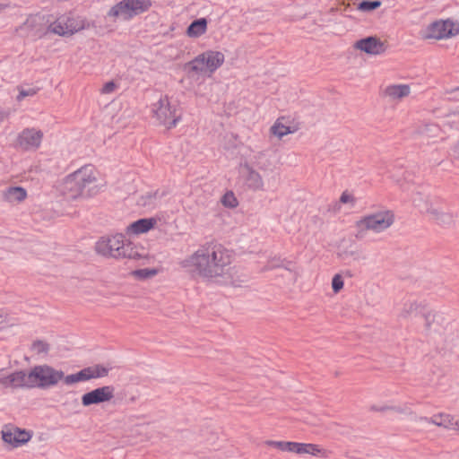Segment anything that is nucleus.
I'll return each instance as SVG.
<instances>
[{"label":"nucleus","mask_w":459,"mask_h":459,"mask_svg":"<svg viewBox=\"0 0 459 459\" xmlns=\"http://www.w3.org/2000/svg\"><path fill=\"white\" fill-rule=\"evenodd\" d=\"M231 255L228 249L218 243H207L180 262V265L193 276L216 278L230 270Z\"/></svg>","instance_id":"1"},{"label":"nucleus","mask_w":459,"mask_h":459,"mask_svg":"<svg viewBox=\"0 0 459 459\" xmlns=\"http://www.w3.org/2000/svg\"><path fill=\"white\" fill-rule=\"evenodd\" d=\"M96 181L94 168L91 165L84 166L65 178L62 191L71 199L82 195L85 190L88 195H91L96 188Z\"/></svg>","instance_id":"2"},{"label":"nucleus","mask_w":459,"mask_h":459,"mask_svg":"<svg viewBox=\"0 0 459 459\" xmlns=\"http://www.w3.org/2000/svg\"><path fill=\"white\" fill-rule=\"evenodd\" d=\"M98 254L113 258L137 259L140 257L132 243L126 241L123 234L104 236L95 246Z\"/></svg>","instance_id":"3"},{"label":"nucleus","mask_w":459,"mask_h":459,"mask_svg":"<svg viewBox=\"0 0 459 459\" xmlns=\"http://www.w3.org/2000/svg\"><path fill=\"white\" fill-rule=\"evenodd\" d=\"M64 377V371L50 365H37L25 370V389H48L56 386Z\"/></svg>","instance_id":"4"},{"label":"nucleus","mask_w":459,"mask_h":459,"mask_svg":"<svg viewBox=\"0 0 459 459\" xmlns=\"http://www.w3.org/2000/svg\"><path fill=\"white\" fill-rule=\"evenodd\" d=\"M152 112L156 120L170 129L181 120V112L176 103H172L168 96L160 98L152 105Z\"/></svg>","instance_id":"5"},{"label":"nucleus","mask_w":459,"mask_h":459,"mask_svg":"<svg viewBox=\"0 0 459 459\" xmlns=\"http://www.w3.org/2000/svg\"><path fill=\"white\" fill-rule=\"evenodd\" d=\"M152 6L151 0H122L108 11V16L129 21L147 12Z\"/></svg>","instance_id":"6"},{"label":"nucleus","mask_w":459,"mask_h":459,"mask_svg":"<svg viewBox=\"0 0 459 459\" xmlns=\"http://www.w3.org/2000/svg\"><path fill=\"white\" fill-rule=\"evenodd\" d=\"M224 55L220 51L209 50L198 55L186 67L196 74L215 72L224 62Z\"/></svg>","instance_id":"7"},{"label":"nucleus","mask_w":459,"mask_h":459,"mask_svg":"<svg viewBox=\"0 0 459 459\" xmlns=\"http://www.w3.org/2000/svg\"><path fill=\"white\" fill-rule=\"evenodd\" d=\"M394 221V212L390 210H383L364 216L357 222V226L360 233L366 230L379 233L390 228Z\"/></svg>","instance_id":"8"},{"label":"nucleus","mask_w":459,"mask_h":459,"mask_svg":"<svg viewBox=\"0 0 459 459\" xmlns=\"http://www.w3.org/2000/svg\"><path fill=\"white\" fill-rule=\"evenodd\" d=\"M425 215L429 221L441 227L449 228L455 224V215L448 209L445 202L433 198L430 204H424Z\"/></svg>","instance_id":"9"},{"label":"nucleus","mask_w":459,"mask_h":459,"mask_svg":"<svg viewBox=\"0 0 459 459\" xmlns=\"http://www.w3.org/2000/svg\"><path fill=\"white\" fill-rule=\"evenodd\" d=\"M459 34V24L449 19L438 20L431 22L425 30L424 38L443 39L455 37Z\"/></svg>","instance_id":"10"},{"label":"nucleus","mask_w":459,"mask_h":459,"mask_svg":"<svg viewBox=\"0 0 459 459\" xmlns=\"http://www.w3.org/2000/svg\"><path fill=\"white\" fill-rule=\"evenodd\" d=\"M43 135V132L39 129L34 127L24 128L17 135L15 148L24 152L36 151L41 144Z\"/></svg>","instance_id":"11"},{"label":"nucleus","mask_w":459,"mask_h":459,"mask_svg":"<svg viewBox=\"0 0 459 459\" xmlns=\"http://www.w3.org/2000/svg\"><path fill=\"white\" fill-rule=\"evenodd\" d=\"M115 387L113 385H103L95 388L82 396V404L89 407L102 403L110 402L114 398Z\"/></svg>","instance_id":"12"},{"label":"nucleus","mask_w":459,"mask_h":459,"mask_svg":"<svg viewBox=\"0 0 459 459\" xmlns=\"http://www.w3.org/2000/svg\"><path fill=\"white\" fill-rule=\"evenodd\" d=\"M79 30L73 18L61 16L50 23L48 30L59 36L73 35Z\"/></svg>","instance_id":"13"},{"label":"nucleus","mask_w":459,"mask_h":459,"mask_svg":"<svg viewBox=\"0 0 459 459\" xmlns=\"http://www.w3.org/2000/svg\"><path fill=\"white\" fill-rule=\"evenodd\" d=\"M354 47L360 51L374 56L381 55L386 49L385 43L373 36L356 41Z\"/></svg>","instance_id":"14"},{"label":"nucleus","mask_w":459,"mask_h":459,"mask_svg":"<svg viewBox=\"0 0 459 459\" xmlns=\"http://www.w3.org/2000/svg\"><path fill=\"white\" fill-rule=\"evenodd\" d=\"M413 420L416 421H424L434 424L437 427H441L446 429H458L459 421H455L454 417L447 413H437L430 418L428 417H418L414 415Z\"/></svg>","instance_id":"15"},{"label":"nucleus","mask_w":459,"mask_h":459,"mask_svg":"<svg viewBox=\"0 0 459 459\" xmlns=\"http://www.w3.org/2000/svg\"><path fill=\"white\" fill-rule=\"evenodd\" d=\"M241 177L247 188L253 191L264 190V181L261 175L248 164L242 167Z\"/></svg>","instance_id":"16"},{"label":"nucleus","mask_w":459,"mask_h":459,"mask_svg":"<svg viewBox=\"0 0 459 459\" xmlns=\"http://www.w3.org/2000/svg\"><path fill=\"white\" fill-rule=\"evenodd\" d=\"M2 433L4 442L10 444L13 447L22 446L31 438L30 432L20 429H14L13 431L5 430Z\"/></svg>","instance_id":"17"},{"label":"nucleus","mask_w":459,"mask_h":459,"mask_svg":"<svg viewBox=\"0 0 459 459\" xmlns=\"http://www.w3.org/2000/svg\"><path fill=\"white\" fill-rule=\"evenodd\" d=\"M0 385L5 388L25 389V370H18L6 377H0Z\"/></svg>","instance_id":"18"},{"label":"nucleus","mask_w":459,"mask_h":459,"mask_svg":"<svg viewBox=\"0 0 459 459\" xmlns=\"http://www.w3.org/2000/svg\"><path fill=\"white\" fill-rule=\"evenodd\" d=\"M411 93V88L408 84H392L385 87L384 95L391 100H400Z\"/></svg>","instance_id":"19"},{"label":"nucleus","mask_w":459,"mask_h":459,"mask_svg":"<svg viewBox=\"0 0 459 459\" xmlns=\"http://www.w3.org/2000/svg\"><path fill=\"white\" fill-rule=\"evenodd\" d=\"M82 370L83 381H89L91 379L102 378L108 375L109 368L101 365L95 364Z\"/></svg>","instance_id":"20"},{"label":"nucleus","mask_w":459,"mask_h":459,"mask_svg":"<svg viewBox=\"0 0 459 459\" xmlns=\"http://www.w3.org/2000/svg\"><path fill=\"white\" fill-rule=\"evenodd\" d=\"M156 224L157 220L155 218H143L131 223L127 230L134 234H142L153 229Z\"/></svg>","instance_id":"21"},{"label":"nucleus","mask_w":459,"mask_h":459,"mask_svg":"<svg viewBox=\"0 0 459 459\" xmlns=\"http://www.w3.org/2000/svg\"><path fill=\"white\" fill-rule=\"evenodd\" d=\"M295 454L298 455H311L314 456H325V451L318 445L310 443H298L295 442Z\"/></svg>","instance_id":"22"},{"label":"nucleus","mask_w":459,"mask_h":459,"mask_svg":"<svg viewBox=\"0 0 459 459\" xmlns=\"http://www.w3.org/2000/svg\"><path fill=\"white\" fill-rule=\"evenodd\" d=\"M3 197L9 203H20L27 197V192L22 186H10L3 192Z\"/></svg>","instance_id":"23"},{"label":"nucleus","mask_w":459,"mask_h":459,"mask_svg":"<svg viewBox=\"0 0 459 459\" xmlns=\"http://www.w3.org/2000/svg\"><path fill=\"white\" fill-rule=\"evenodd\" d=\"M207 29V21L205 18H200L193 21L186 30V34L192 38H197L204 34Z\"/></svg>","instance_id":"24"},{"label":"nucleus","mask_w":459,"mask_h":459,"mask_svg":"<svg viewBox=\"0 0 459 459\" xmlns=\"http://www.w3.org/2000/svg\"><path fill=\"white\" fill-rule=\"evenodd\" d=\"M422 310H424V307L416 301H407L403 304L401 316L406 318L411 316L417 315L418 313H421Z\"/></svg>","instance_id":"25"},{"label":"nucleus","mask_w":459,"mask_h":459,"mask_svg":"<svg viewBox=\"0 0 459 459\" xmlns=\"http://www.w3.org/2000/svg\"><path fill=\"white\" fill-rule=\"evenodd\" d=\"M163 194H160L159 191L148 192L142 195L139 200V204L147 207H154L157 204V200L160 199Z\"/></svg>","instance_id":"26"},{"label":"nucleus","mask_w":459,"mask_h":459,"mask_svg":"<svg viewBox=\"0 0 459 459\" xmlns=\"http://www.w3.org/2000/svg\"><path fill=\"white\" fill-rule=\"evenodd\" d=\"M440 128L436 124H426L420 127L419 134L422 138H432L438 136Z\"/></svg>","instance_id":"27"},{"label":"nucleus","mask_w":459,"mask_h":459,"mask_svg":"<svg viewBox=\"0 0 459 459\" xmlns=\"http://www.w3.org/2000/svg\"><path fill=\"white\" fill-rule=\"evenodd\" d=\"M50 350V345L41 340L34 341L31 344V351L38 355H47Z\"/></svg>","instance_id":"28"},{"label":"nucleus","mask_w":459,"mask_h":459,"mask_svg":"<svg viewBox=\"0 0 459 459\" xmlns=\"http://www.w3.org/2000/svg\"><path fill=\"white\" fill-rule=\"evenodd\" d=\"M433 198H424L422 195L417 193L412 198L413 205L420 210V212L426 213V208L424 204H430Z\"/></svg>","instance_id":"29"},{"label":"nucleus","mask_w":459,"mask_h":459,"mask_svg":"<svg viewBox=\"0 0 459 459\" xmlns=\"http://www.w3.org/2000/svg\"><path fill=\"white\" fill-rule=\"evenodd\" d=\"M271 132L273 134L278 136L279 138H281L291 133L290 129L289 126H286L282 124H280V123H275L272 127H271Z\"/></svg>","instance_id":"30"},{"label":"nucleus","mask_w":459,"mask_h":459,"mask_svg":"<svg viewBox=\"0 0 459 459\" xmlns=\"http://www.w3.org/2000/svg\"><path fill=\"white\" fill-rule=\"evenodd\" d=\"M381 5L380 1H362L359 4L358 9L362 12H370L377 8H378Z\"/></svg>","instance_id":"31"},{"label":"nucleus","mask_w":459,"mask_h":459,"mask_svg":"<svg viewBox=\"0 0 459 459\" xmlns=\"http://www.w3.org/2000/svg\"><path fill=\"white\" fill-rule=\"evenodd\" d=\"M62 381L64 384H65L67 385H71L73 384L83 381L82 370H80L79 372H77L75 374H71V375H67V376H65L64 374V377L62 378Z\"/></svg>","instance_id":"32"},{"label":"nucleus","mask_w":459,"mask_h":459,"mask_svg":"<svg viewBox=\"0 0 459 459\" xmlns=\"http://www.w3.org/2000/svg\"><path fill=\"white\" fill-rule=\"evenodd\" d=\"M221 203L225 207L235 208L238 205V200L232 192H227L221 198Z\"/></svg>","instance_id":"33"},{"label":"nucleus","mask_w":459,"mask_h":459,"mask_svg":"<svg viewBox=\"0 0 459 459\" xmlns=\"http://www.w3.org/2000/svg\"><path fill=\"white\" fill-rule=\"evenodd\" d=\"M157 272L156 270H153V269H139V270H136L134 272H133V274L138 278V279H141V280H145V279H148V278H151L154 275H156Z\"/></svg>","instance_id":"34"},{"label":"nucleus","mask_w":459,"mask_h":459,"mask_svg":"<svg viewBox=\"0 0 459 459\" xmlns=\"http://www.w3.org/2000/svg\"><path fill=\"white\" fill-rule=\"evenodd\" d=\"M341 256L344 260L359 261L364 258L359 250H345L341 254Z\"/></svg>","instance_id":"35"},{"label":"nucleus","mask_w":459,"mask_h":459,"mask_svg":"<svg viewBox=\"0 0 459 459\" xmlns=\"http://www.w3.org/2000/svg\"><path fill=\"white\" fill-rule=\"evenodd\" d=\"M333 292L337 293L343 288V280L340 274H335L332 280Z\"/></svg>","instance_id":"36"},{"label":"nucleus","mask_w":459,"mask_h":459,"mask_svg":"<svg viewBox=\"0 0 459 459\" xmlns=\"http://www.w3.org/2000/svg\"><path fill=\"white\" fill-rule=\"evenodd\" d=\"M36 93H37V90L34 89V88H28V89L20 88L19 89V94L17 96V100L21 101L25 97L33 96Z\"/></svg>","instance_id":"37"},{"label":"nucleus","mask_w":459,"mask_h":459,"mask_svg":"<svg viewBox=\"0 0 459 459\" xmlns=\"http://www.w3.org/2000/svg\"><path fill=\"white\" fill-rule=\"evenodd\" d=\"M422 314V316L425 318V326L427 329L430 328L431 326V324L434 320V317H435V315L430 312V311H428V312H424L422 310V312L420 313Z\"/></svg>","instance_id":"38"},{"label":"nucleus","mask_w":459,"mask_h":459,"mask_svg":"<svg viewBox=\"0 0 459 459\" xmlns=\"http://www.w3.org/2000/svg\"><path fill=\"white\" fill-rule=\"evenodd\" d=\"M265 444L269 446H273L278 448L281 451H284L286 441H273V440H267Z\"/></svg>","instance_id":"39"},{"label":"nucleus","mask_w":459,"mask_h":459,"mask_svg":"<svg viewBox=\"0 0 459 459\" xmlns=\"http://www.w3.org/2000/svg\"><path fill=\"white\" fill-rule=\"evenodd\" d=\"M390 411L402 414L413 415V412L408 407L391 406Z\"/></svg>","instance_id":"40"},{"label":"nucleus","mask_w":459,"mask_h":459,"mask_svg":"<svg viewBox=\"0 0 459 459\" xmlns=\"http://www.w3.org/2000/svg\"><path fill=\"white\" fill-rule=\"evenodd\" d=\"M116 88H117V86L113 82H108L103 85V87L101 89V93H103V94L111 93L115 91Z\"/></svg>","instance_id":"41"},{"label":"nucleus","mask_w":459,"mask_h":459,"mask_svg":"<svg viewBox=\"0 0 459 459\" xmlns=\"http://www.w3.org/2000/svg\"><path fill=\"white\" fill-rule=\"evenodd\" d=\"M390 407L391 406H388V405H376V404H374V405L370 406V411L385 412V411H390Z\"/></svg>","instance_id":"42"},{"label":"nucleus","mask_w":459,"mask_h":459,"mask_svg":"<svg viewBox=\"0 0 459 459\" xmlns=\"http://www.w3.org/2000/svg\"><path fill=\"white\" fill-rule=\"evenodd\" d=\"M340 201L342 204H347L349 202H352L353 201V197L351 195H349L346 192H344V193L342 194V195L340 197Z\"/></svg>","instance_id":"43"},{"label":"nucleus","mask_w":459,"mask_h":459,"mask_svg":"<svg viewBox=\"0 0 459 459\" xmlns=\"http://www.w3.org/2000/svg\"><path fill=\"white\" fill-rule=\"evenodd\" d=\"M9 115H10L9 110L0 108V123H2L4 120L8 118Z\"/></svg>","instance_id":"44"},{"label":"nucleus","mask_w":459,"mask_h":459,"mask_svg":"<svg viewBox=\"0 0 459 459\" xmlns=\"http://www.w3.org/2000/svg\"><path fill=\"white\" fill-rule=\"evenodd\" d=\"M286 452H295V442L286 441L285 449Z\"/></svg>","instance_id":"45"},{"label":"nucleus","mask_w":459,"mask_h":459,"mask_svg":"<svg viewBox=\"0 0 459 459\" xmlns=\"http://www.w3.org/2000/svg\"><path fill=\"white\" fill-rule=\"evenodd\" d=\"M6 316L0 314V325L4 324L5 322Z\"/></svg>","instance_id":"46"},{"label":"nucleus","mask_w":459,"mask_h":459,"mask_svg":"<svg viewBox=\"0 0 459 459\" xmlns=\"http://www.w3.org/2000/svg\"><path fill=\"white\" fill-rule=\"evenodd\" d=\"M276 266H279V265H278V264H273L271 265V267H276Z\"/></svg>","instance_id":"47"},{"label":"nucleus","mask_w":459,"mask_h":459,"mask_svg":"<svg viewBox=\"0 0 459 459\" xmlns=\"http://www.w3.org/2000/svg\"><path fill=\"white\" fill-rule=\"evenodd\" d=\"M457 425H458V429H459V423H457Z\"/></svg>","instance_id":"48"}]
</instances>
